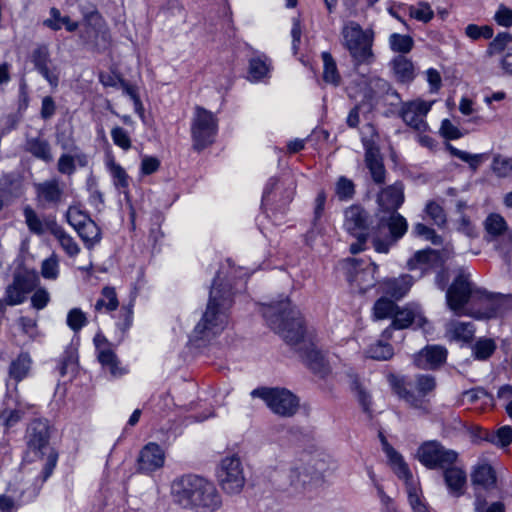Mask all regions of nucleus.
Instances as JSON below:
<instances>
[{
	"label": "nucleus",
	"instance_id": "nucleus-1",
	"mask_svg": "<svg viewBox=\"0 0 512 512\" xmlns=\"http://www.w3.org/2000/svg\"><path fill=\"white\" fill-rule=\"evenodd\" d=\"M262 315L268 326L279 334L291 346L301 342H309L301 354L305 365L314 373L325 376L329 372V365L324 354L317 349L313 342V334L305 326L300 310L292 305L288 298L272 301L262 306Z\"/></svg>",
	"mask_w": 512,
	"mask_h": 512
},
{
	"label": "nucleus",
	"instance_id": "nucleus-2",
	"mask_svg": "<svg viewBox=\"0 0 512 512\" xmlns=\"http://www.w3.org/2000/svg\"><path fill=\"white\" fill-rule=\"evenodd\" d=\"M218 279L219 276L214 279L206 310L192 332V340L209 341L221 334L228 324L232 292L230 288L218 285Z\"/></svg>",
	"mask_w": 512,
	"mask_h": 512
},
{
	"label": "nucleus",
	"instance_id": "nucleus-3",
	"mask_svg": "<svg viewBox=\"0 0 512 512\" xmlns=\"http://www.w3.org/2000/svg\"><path fill=\"white\" fill-rule=\"evenodd\" d=\"M341 34L343 46L349 52L355 69L375 62L376 56L373 51L375 34L372 29H363L357 22L349 21L343 26Z\"/></svg>",
	"mask_w": 512,
	"mask_h": 512
},
{
	"label": "nucleus",
	"instance_id": "nucleus-4",
	"mask_svg": "<svg viewBox=\"0 0 512 512\" xmlns=\"http://www.w3.org/2000/svg\"><path fill=\"white\" fill-rule=\"evenodd\" d=\"M390 383L393 392L404 400L409 407L418 410L422 415L430 413L429 400L426 399V396L436 389L437 383L434 376L418 374L415 377L417 393L412 390V385L407 383L404 378L393 376Z\"/></svg>",
	"mask_w": 512,
	"mask_h": 512
},
{
	"label": "nucleus",
	"instance_id": "nucleus-5",
	"mask_svg": "<svg viewBox=\"0 0 512 512\" xmlns=\"http://www.w3.org/2000/svg\"><path fill=\"white\" fill-rule=\"evenodd\" d=\"M378 215V222L372 234V245L376 252L387 254L406 234L408 222L398 212Z\"/></svg>",
	"mask_w": 512,
	"mask_h": 512
},
{
	"label": "nucleus",
	"instance_id": "nucleus-6",
	"mask_svg": "<svg viewBox=\"0 0 512 512\" xmlns=\"http://www.w3.org/2000/svg\"><path fill=\"white\" fill-rule=\"evenodd\" d=\"M372 217L370 213L359 204H353L344 211V229L348 234L356 238L349 250L352 254L365 250L367 240L372 237L374 229H371Z\"/></svg>",
	"mask_w": 512,
	"mask_h": 512
},
{
	"label": "nucleus",
	"instance_id": "nucleus-7",
	"mask_svg": "<svg viewBox=\"0 0 512 512\" xmlns=\"http://www.w3.org/2000/svg\"><path fill=\"white\" fill-rule=\"evenodd\" d=\"M482 290L475 288L470 281V274L464 269L458 270L457 276L446 291V303L457 316L468 315L465 306L474 296L480 297Z\"/></svg>",
	"mask_w": 512,
	"mask_h": 512
},
{
	"label": "nucleus",
	"instance_id": "nucleus-8",
	"mask_svg": "<svg viewBox=\"0 0 512 512\" xmlns=\"http://www.w3.org/2000/svg\"><path fill=\"white\" fill-rule=\"evenodd\" d=\"M216 476L220 488L228 495L239 494L245 486L244 467L241 459L235 454L221 460Z\"/></svg>",
	"mask_w": 512,
	"mask_h": 512
},
{
	"label": "nucleus",
	"instance_id": "nucleus-9",
	"mask_svg": "<svg viewBox=\"0 0 512 512\" xmlns=\"http://www.w3.org/2000/svg\"><path fill=\"white\" fill-rule=\"evenodd\" d=\"M251 396L264 400L273 413L282 417H292L299 408L298 398L285 388L261 387L254 389Z\"/></svg>",
	"mask_w": 512,
	"mask_h": 512
},
{
	"label": "nucleus",
	"instance_id": "nucleus-10",
	"mask_svg": "<svg viewBox=\"0 0 512 512\" xmlns=\"http://www.w3.org/2000/svg\"><path fill=\"white\" fill-rule=\"evenodd\" d=\"M218 131L216 116L207 109L196 106L191 124L194 149L200 151L211 145Z\"/></svg>",
	"mask_w": 512,
	"mask_h": 512
},
{
	"label": "nucleus",
	"instance_id": "nucleus-11",
	"mask_svg": "<svg viewBox=\"0 0 512 512\" xmlns=\"http://www.w3.org/2000/svg\"><path fill=\"white\" fill-rule=\"evenodd\" d=\"M419 462L428 469H444L454 465L458 460V453L448 449L437 440L423 442L417 450Z\"/></svg>",
	"mask_w": 512,
	"mask_h": 512
},
{
	"label": "nucleus",
	"instance_id": "nucleus-12",
	"mask_svg": "<svg viewBox=\"0 0 512 512\" xmlns=\"http://www.w3.org/2000/svg\"><path fill=\"white\" fill-rule=\"evenodd\" d=\"M203 479L194 474L183 475L175 479L172 483V495L175 501L184 508H190Z\"/></svg>",
	"mask_w": 512,
	"mask_h": 512
},
{
	"label": "nucleus",
	"instance_id": "nucleus-13",
	"mask_svg": "<svg viewBox=\"0 0 512 512\" xmlns=\"http://www.w3.org/2000/svg\"><path fill=\"white\" fill-rule=\"evenodd\" d=\"M31 62L34 69L52 86L57 87L59 83V71L52 64L50 52L47 45H38L31 53Z\"/></svg>",
	"mask_w": 512,
	"mask_h": 512
},
{
	"label": "nucleus",
	"instance_id": "nucleus-14",
	"mask_svg": "<svg viewBox=\"0 0 512 512\" xmlns=\"http://www.w3.org/2000/svg\"><path fill=\"white\" fill-rule=\"evenodd\" d=\"M479 299L485 301V308L483 311L471 313L476 319H490L504 315L509 310H512V297L508 295L491 296L486 291L482 290Z\"/></svg>",
	"mask_w": 512,
	"mask_h": 512
},
{
	"label": "nucleus",
	"instance_id": "nucleus-15",
	"mask_svg": "<svg viewBox=\"0 0 512 512\" xmlns=\"http://www.w3.org/2000/svg\"><path fill=\"white\" fill-rule=\"evenodd\" d=\"M404 199V185L400 181L381 189L376 199L379 213L398 212Z\"/></svg>",
	"mask_w": 512,
	"mask_h": 512
},
{
	"label": "nucleus",
	"instance_id": "nucleus-16",
	"mask_svg": "<svg viewBox=\"0 0 512 512\" xmlns=\"http://www.w3.org/2000/svg\"><path fill=\"white\" fill-rule=\"evenodd\" d=\"M431 109V104L422 100L403 103L400 116L403 121L417 131H424L427 124L424 117Z\"/></svg>",
	"mask_w": 512,
	"mask_h": 512
},
{
	"label": "nucleus",
	"instance_id": "nucleus-17",
	"mask_svg": "<svg viewBox=\"0 0 512 512\" xmlns=\"http://www.w3.org/2000/svg\"><path fill=\"white\" fill-rule=\"evenodd\" d=\"M222 505V498L213 482L203 479L199 492L190 508L201 509L202 512H214Z\"/></svg>",
	"mask_w": 512,
	"mask_h": 512
},
{
	"label": "nucleus",
	"instance_id": "nucleus-18",
	"mask_svg": "<svg viewBox=\"0 0 512 512\" xmlns=\"http://www.w3.org/2000/svg\"><path fill=\"white\" fill-rule=\"evenodd\" d=\"M165 453L155 442L147 443L141 450L137 459L138 471L152 473L163 467Z\"/></svg>",
	"mask_w": 512,
	"mask_h": 512
},
{
	"label": "nucleus",
	"instance_id": "nucleus-19",
	"mask_svg": "<svg viewBox=\"0 0 512 512\" xmlns=\"http://www.w3.org/2000/svg\"><path fill=\"white\" fill-rule=\"evenodd\" d=\"M426 322V318L419 311L410 307H398L393 317L391 326L383 331L382 337L387 340L391 338L392 329H405L408 328L412 323H416L418 327L422 328Z\"/></svg>",
	"mask_w": 512,
	"mask_h": 512
},
{
	"label": "nucleus",
	"instance_id": "nucleus-20",
	"mask_svg": "<svg viewBox=\"0 0 512 512\" xmlns=\"http://www.w3.org/2000/svg\"><path fill=\"white\" fill-rule=\"evenodd\" d=\"M447 359V349L440 345H428L414 356V364L423 370H435Z\"/></svg>",
	"mask_w": 512,
	"mask_h": 512
},
{
	"label": "nucleus",
	"instance_id": "nucleus-21",
	"mask_svg": "<svg viewBox=\"0 0 512 512\" xmlns=\"http://www.w3.org/2000/svg\"><path fill=\"white\" fill-rule=\"evenodd\" d=\"M36 200L43 206H57L63 197V187L56 178L34 184Z\"/></svg>",
	"mask_w": 512,
	"mask_h": 512
},
{
	"label": "nucleus",
	"instance_id": "nucleus-22",
	"mask_svg": "<svg viewBox=\"0 0 512 512\" xmlns=\"http://www.w3.org/2000/svg\"><path fill=\"white\" fill-rule=\"evenodd\" d=\"M106 339L101 335H96L94 343L97 349V359L105 370H108L113 377H120L126 373L125 368L120 366V361L115 352L109 347H101Z\"/></svg>",
	"mask_w": 512,
	"mask_h": 512
},
{
	"label": "nucleus",
	"instance_id": "nucleus-23",
	"mask_svg": "<svg viewBox=\"0 0 512 512\" xmlns=\"http://www.w3.org/2000/svg\"><path fill=\"white\" fill-rule=\"evenodd\" d=\"M49 426L46 421L34 420L30 423L27 430V443L29 449L44 455V449H47L49 444Z\"/></svg>",
	"mask_w": 512,
	"mask_h": 512
},
{
	"label": "nucleus",
	"instance_id": "nucleus-24",
	"mask_svg": "<svg viewBox=\"0 0 512 512\" xmlns=\"http://www.w3.org/2000/svg\"><path fill=\"white\" fill-rule=\"evenodd\" d=\"M364 161L373 182L377 185L384 184L386 169L379 148L374 145L366 146Z\"/></svg>",
	"mask_w": 512,
	"mask_h": 512
},
{
	"label": "nucleus",
	"instance_id": "nucleus-25",
	"mask_svg": "<svg viewBox=\"0 0 512 512\" xmlns=\"http://www.w3.org/2000/svg\"><path fill=\"white\" fill-rule=\"evenodd\" d=\"M443 265L441 253L434 249L417 251L407 262L409 270L420 269L423 272Z\"/></svg>",
	"mask_w": 512,
	"mask_h": 512
},
{
	"label": "nucleus",
	"instance_id": "nucleus-26",
	"mask_svg": "<svg viewBox=\"0 0 512 512\" xmlns=\"http://www.w3.org/2000/svg\"><path fill=\"white\" fill-rule=\"evenodd\" d=\"M361 263L362 260L349 259L348 264L353 269L354 275L349 271L348 280L355 281L363 289H367L375 284V273L378 270V265L375 262H370L365 269L359 270L358 267Z\"/></svg>",
	"mask_w": 512,
	"mask_h": 512
},
{
	"label": "nucleus",
	"instance_id": "nucleus-27",
	"mask_svg": "<svg viewBox=\"0 0 512 512\" xmlns=\"http://www.w3.org/2000/svg\"><path fill=\"white\" fill-rule=\"evenodd\" d=\"M413 284L411 275L404 274L397 278H388L381 282L380 289L383 294L395 300L404 297Z\"/></svg>",
	"mask_w": 512,
	"mask_h": 512
},
{
	"label": "nucleus",
	"instance_id": "nucleus-28",
	"mask_svg": "<svg viewBox=\"0 0 512 512\" xmlns=\"http://www.w3.org/2000/svg\"><path fill=\"white\" fill-rule=\"evenodd\" d=\"M389 67L395 79L400 83H411L416 77L414 63L405 55L393 57L389 62Z\"/></svg>",
	"mask_w": 512,
	"mask_h": 512
},
{
	"label": "nucleus",
	"instance_id": "nucleus-29",
	"mask_svg": "<svg viewBox=\"0 0 512 512\" xmlns=\"http://www.w3.org/2000/svg\"><path fill=\"white\" fill-rule=\"evenodd\" d=\"M23 177L18 173H7L0 177L1 198L18 199L24 195Z\"/></svg>",
	"mask_w": 512,
	"mask_h": 512
},
{
	"label": "nucleus",
	"instance_id": "nucleus-30",
	"mask_svg": "<svg viewBox=\"0 0 512 512\" xmlns=\"http://www.w3.org/2000/svg\"><path fill=\"white\" fill-rule=\"evenodd\" d=\"M471 482L475 489L480 487L489 491L496 486V472L489 464H479L475 467L471 474Z\"/></svg>",
	"mask_w": 512,
	"mask_h": 512
},
{
	"label": "nucleus",
	"instance_id": "nucleus-31",
	"mask_svg": "<svg viewBox=\"0 0 512 512\" xmlns=\"http://www.w3.org/2000/svg\"><path fill=\"white\" fill-rule=\"evenodd\" d=\"M24 150L45 163L53 161L51 145L48 140L41 136L27 137L24 144Z\"/></svg>",
	"mask_w": 512,
	"mask_h": 512
},
{
	"label": "nucleus",
	"instance_id": "nucleus-32",
	"mask_svg": "<svg viewBox=\"0 0 512 512\" xmlns=\"http://www.w3.org/2000/svg\"><path fill=\"white\" fill-rule=\"evenodd\" d=\"M46 225L48 231L58 240L68 256L75 257L79 254V245L60 225L56 223L55 220H48Z\"/></svg>",
	"mask_w": 512,
	"mask_h": 512
},
{
	"label": "nucleus",
	"instance_id": "nucleus-33",
	"mask_svg": "<svg viewBox=\"0 0 512 512\" xmlns=\"http://www.w3.org/2000/svg\"><path fill=\"white\" fill-rule=\"evenodd\" d=\"M444 481L454 496H461L464 493V486L466 484V473L463 469L454 465L444 468Z\"/></svg>",
	"mask_w": 512,
	"mask_h": 512
},
{
	"label": "nucleus",
	"instance_id": "nucleus-34",
	"mask_svg": "<svg viewBox=\"0 0 512 512\" xmlns=\"http://www.w3.org/2000/svg\"><path fill=\"white\" fill-rule=\"evenodd\" d=\"M106 167L111 175L115 188L129 198L130 177L126 170L111 157L106 162Z\"/></svg>",
	"mask_w": 512,
	"mask_h": 512
},
{
	"label": "nucleus",
	"instance_id": "nucleus-35",
	"mask_svg": "<svg viewBox=\"0 0 512 512\" xmlns=\"http://www.w3.org/2000/svg\"><path fill=\"white\" fill-rule=\"evenodd\" d=\"M388 461L397 477L404 481L407 491H409L411 487H417L413 481L411 470L399 452L389 456Z\"/></svg>",
	"mask_w": 512,
	"mask_h": 512
},
{
	"label": "nucleus",
	"instance_id": "nucleus-36",
	"mask_svg": "<svg viewBox=\"0 0 512 512\" xmlns=\"http://www.w3.org/2000/svg\"><path fill=\"white\" fill-rule=\"evenodd\" d=\"M32 360L27 352H21L16 359H14L9 366V376L16 382H20L27 377Z\"/></svg>",
	"mask_w": 512,
	"mask_h": 512
},
{
	"label": "nucleus",
	"instance_id": "nucleus-37",
	"mask_svg": "<svg viewBox=\"0 0 512 512\" xmlns=\"http://www.w3.org/2000/svg\"><path fill=\"white\" fill-rule=\"evenodd\" d=\"M43 24L54 31H58L64 26L67 31L74 32L79 27L77 22L72 21L68 16H62L55 7L50 9V18L46 19Z\"/></svg>",
	"mask_w": 512,
	"mask_h": 512
},
{
	"label": "nucleus",
	"instance_id": "nucleus-38",
	"mask_svg": "<svg viewBox=\"0 0 512 512\" xmlns=\"http://www.w3.org/2000/svg\"><path fill=\"white\" fill-rule=\"evenodd\" d=\"M77 233L87 249H92L101 240V230L92 220H88Z\"/></svg>",
	"mask_w": 512,
	"mask_h": 512
},
{
	"label": "nucleus",
	"instance_id": "nucleus-39",
	"mask_svg": "<svg viewBox=\"0 0 512 512\" xmlns=\"http://www.w3.org/2000/svg\"><path fill=\"white\" fill-rule=\"evenodd\" d=\"M447 331L454 339L469 342L474 337L475 327L471 322L451 321Z\"/></svg>",
	"mask_w": 512,
	"mask_h": 512
},
{
	"label": "nucleus",
	"instance_id": "nucleus-40",
	"mask_svg": "<svg viewBox=\"0 0 512 512\" xmlns=\"http://www.w3.org/2000/svg\"><path fill=\"white\" fill-rule=\"evenodd\" d=\"M323 61V80L326 83L338 86L341 82V76L338 72L336 62L329 52L321 54Z\"/></svg>",
	"mask_w": 512,
	"mask_h": 512
},
{
	"label": "nucleus",
	"instance_id": "nucleus-41",
	"mask_svg": "<svg viewBox=\"0 0 512 512\" xmlns=\"http://www.w3.org/2000/svg\"><path fill=\"white\" fill-rule=\"evenodd\" d=\"M390 49L399 55L408 54L414 47V40L410 35L392 33L388 39Z\"/></svg>",
	"mask_w": 512,
	"mask_h": 512
},
{
	"label": "nucleus",
	"instance_id": "nucleus-42",
	"mask_svg": "<svg viewBox=\"0 0 512 512\" xmlns=\"http://www.w3.org/2000/svg\"><path fill=\"white\" fill-rule=\"evenodd\" d=\"M23 215L25 223L31 233L42 235L48 230L46 223L49 219L43 222L31 206L27 205L23 208Z\"/></svg>",
	"mask_w": 512,
	"mask_h": 512
},
{
	"label": "nucleus",
	"instance_id": "nucleus-43",
	"mask_svg": "<svg viewBox=\"0 0 512 512\" xmlns=\"http://www.w3.org/2000/svg\"><path fill=\"white\" fill-rule=\"evenodd\" d=\"M335 195L340 201H350L356 194V185L346 176H340L335 183Z\"/></svg>",
	"mask_w": 512,
	"mask_h": 512
},
{
	"label": "nucleus",
	"instance_id": "nucleus-44",
	"mask_svg": "<svg viewBox=\"0 0 512 512\" xmlns=\"http://www.w3.org/2000/svg\"><path fill=\"white\" fill-rule=\"evenodd\" d=\"M398 306L394 301L381 297L373 306V316L377 320H383L387 318H393Z\"/></svg>",
	"mask_w": 512,
	"mask_h": 512
},
{
	"label": "nucleus",
	"instance_id": "nucleus-45",
	"mask_svg": "<svg viewBox=\"0 0 512 512\" xmlns=\"http://www.w3.org/2000/svg\"><path fill=\"white\" fill-rule=\"evenodd\" d=\"M366 355L374 360L386 361L393 357V347L383 340H378L376 343L369 346L366 350Z\"/></svg>",
	"mask_w": 512,
	"mask_h": 512
},
{
	"label": "nucleus",
	"instance_id": "nucleus-46",
	"mask_svg": "<svg viewBox=\"0 0 512 512\" xmlns=\"http://www.w3.org/2000/svg\"><path fill=\"white\" fill-rule=\"evenodd\" d=\"M270 70L268 58L264 55L256 56L249 61V75L254 81L263 79Z\"/></svg>",
	"mask_w": 512,
	"mask_h": 512
},
{
	"label": "nucleus",
	"instance_id": "nucleus-47",
	"mask_svg": "<svg viewBox=\"0 0 512 512\" xmlns=\"http://www.w3.org/2000/svg\"><path fill=\"white\" fill-rule=\"evenodd\" d=\"M56 143L65 151L68 152H76L79 151V147L76 144L74 138L73 128L67 127L63 129H58L55 134Z\"/></svg>",
	"mask_w": 512,
	"mask_h": 512
},
{
	"label": "nucleus",
	"instance_id": "nucleus-48",
	"mask_svg": "<svg viewBox=\"0 0 512 512\" xmlns=\"http://www.w3.org/2000/svg\"><path fill=\"white\" fill-rule=\"evenodd\" d=\"M485 230L491 238L502 235L507 230L505 219L499 214H490L484 222Z\"/></svg>",
	"mask_w": 512,
	"mask_h": 512
},
{
	"label": "nucleus",
	"instance_id": "nucleus-49",
	"mask_svg": "<svg viewBox=\"0 0 512 512\" xmlns=\"http://www.w3.org/2000/svg\"><path fill=\"white\" fill-rule=\"evenodd\" d=\"M102 297L99 298L95 303V310L100 311L105 308L107 311H114L117 309L119 302L115 289L113 287L106 286L102 289Z\"/></svg>",
	"mask_w": 512,
	"mask_h": 512
},
{
	"label": "nucleus",
	"instance_id": "nucleus-50",
	"mask_svg": "<svg viewBox=\"0 0 512 512\" xmlns=\"http://www.w3.org/2000/svg\"><path fill=\"white\" fill-rule=\"evenodd\" d=\"M496 350V343L489 338H480L472 347V352L477 360L489 359Z\"/></svg>",
	"mask_w": 512,
	"mask_h": 512
},
{
	"label": "nucleus",
	"instance_id": "nucleus-51",
	"mask_svg": "<svg viewBox=\"0 0 512 512\" xmlns=\"http://www.w3.org/2000/svg\"><path fill=\"white\" fill-rule=\"evenodd\" d=\"M351 388L356 393L357 400L361 405L363 411L371 417L372 411L370 394L366 391V389L363 387V385L359 382L358 379H354L352 381Z\"/></svg>",
	"mask_w": 512,
	"mask_h": 512
},
{
	"label": "nucleus",
	"instance_id": "nucleus-52",
	"mask_svg": "<svg viewBox=\"0 0 512 512\" xmlns=\"http://www.w3.org/2000/svg\"><path fill=\"white\" fill-rule=\"evenodd\" d=\"M425 212L435 225L438 227L445 226L447 217L443 207L440 204L435 201H429L426 204Z\"/></svg>",
	"mask_w": 512,
	"mask_h": 512
},
{
	"label": "nucleus",
	"instance_id": "nucleus-53",
	"mask_svg": "<svg viewBox=\"0 0 512 512\" xmlns=\"http://www.w3.org/2000/svg\"><path fill=\"white\" fill-rule=\"evenodd\" d=\"M413 232L416 236L423 237L434 245H441L443 242L442 237L438 235L434 229L426 226L423 223L415 224L413 227Z\"/></svg>",
	"mask_w": 512,
	"mask_h": 512
},
{
	"label": "nucleus",
	"instance_id": "nucleus-54",
	"mask_svg": "<svg viewBox=\"0 0 512 512\" xmlns=\"http://www.w3.org/2000/svg\"><path fill=\"white\" fill-rule=\"evenodd\" d=\"M512 442V428L508 425L500 427L494 434H491L489 443L500 447H507Z\"/></svg>",
	"mask_w": 512,
	"mask_h": 512
},
{
	"label": "nucleus",
	"instance_id": "nucleus-55",
	"mask_svg": "<svg viewBox=\"0 0 512 512\" xmlns=\"http://www.w3.org/2000/svg\"><path fill=\"white\" fill-rule=\"evenodd\" d=\"M111 138L113 143L124 151H128L132 146V141L128 132L120 126H115L112 128Z\"/></svg>",
	"mask_w": 512,
	"mask_h": 512
},
{
	"label": "nucleus",
	"instance_id": "nucleus-56",
	"mask_svg": "<svg viewBox=\"0 0 512 512\" xmlns=\"http://www.w3.org/2000/svg\"><path fill=\"white\" fill-rule=\"evenodd\" d=\"M67 325L74 332H78L87 323L86 315L79 308H73L68 312Z\"/></svg>",
	"mask_w": 512,
	"mask_h": 512
},
{
	"label": "nucleus",
	"instance_id": "nucleus-57",
	"mask_svg": "<svg viewBox=\"0 0 512 512\" xmlns=\"http://www.w3.org/2000/svg\"><path fill=\"white\" fill-rule=\"evenodd\" d=\"M68 223L77 231L84 225L90 216L76 207H69L67 214Z\"/></svg>",
	"mask_w": 512,
	"mask_h": 512
},
{
	"label": "nucleus",
	"instance_id": "nucleus-58",
	"mask_svg": "<svg viewBox=\"0 0 512 512\" xmlns=\"http://www.w3.org/2000/svg\"><path fill=\"white\" fill-rule=\"evenodd\" d=\"M511 41L510 33L501 32L489 43L487 53L489 55L501 53Z\"/></svg>",
	"mask_w": 512,
	"mask_h": 512
},
{
	"label": "nucleus",
	"instance_id": "nucleus-59",
	"mask_svg": "<svg viewBox=\"0 0 512 512\" xmlns=\"http://www.w3.org/2000/svg\"><path fill=\"white\" fill-rule=\"evenodd\" d=\"M465 34L472 40L480 38L490 39L493 36V28L491 26H478L476 24H469L465 28Z\"/></svg>",
	"mask_w": 512,
	"mask_h": 512
},
{
	"label": "nucleus",
	"instance_id": "nucleus-60",
	"mask_svg": "<svg viewBox=\"0 0 512 512\" xmlns=\"http://www.w3.org/2000/svg\"><path fill=\"white\" fill-rule=\"evenodd\" d=\"M409 13L412 18L424 23L429 22L434 16V12L432 11L431 7L428 3L425 2L419 3L416 7H410Z\"/></svg>",
	"mask_w": 512,
	"mask_h": 512
},
{
	"label": "nucleus",
	"instance_id": "nucleus-61",
	"mask_svg": "<svg viewBox=\"0 0 512 512\" xmlns=\"http://www.w3.org/2000/svg\"><path fill=\"white\" fill-rule=\"evenodd\" d=\"M36 281L37 277L30 274H16L13 279L15 285L25 296L35 288Z\"/></svg>",
	"mask_w": 512,
	"mask_h": 512
},
{
	"label": "nucleus",
	"instance_id": "nucleus-62",
	"mask_svg": "<svg viewBox=\"0 0 512 512\" xmlns=\"http://www.w3.org/2000/svg\"><path fill=\"white\" fill-rule=\"evenodd\" d=\"M492 170L499 177H506L512 172V159L497 155L493 159Z\"/></svg>",
	"mask_w": 512,
	"mask_h": 512
},
{
	"label": "nucleus",
	"instance_id": "nucleus-63",
	"mask_svg": "<svg viewBox=\"0 0 512 512\" xmlns=\"http://www.w3.org/2000/svg\"><path fill=\"white\" fill-rule=\"evenodd\" d=\"M485 498L476 492V499L474 503L475 512H505V506L502 502H494L489 507L486 506Z\"/></svg>",
	"mask_w": 512,
	"mask_h": 512
},
{
	"label": "nucleus",
	"instance_id": "nucleus-64",
	"mask_svg": "<svg viewBox=\"0 0 512 512\" xmlns=\"http://www.w3.org/2000/svg\"><path fill=\"white\" fill-rule=\"evenodd\" d=\"M408 494V501L413 512H430L426 503L422 501L421 495L419 494L418 487H411Z\"/></svg>",
	"mask_w": 512,
	"mask_h": 512
}]
</instances>
